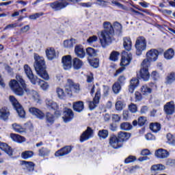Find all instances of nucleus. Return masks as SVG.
Here are the masks:
<instances>
[{
    "label": "nucleus",
    "mask_w": 175,
    "mask_h": 175,
    "mask_svg": "<svg viewBox=\"0 0 175 175\" xmlns=\"http://www.w3.org/2000/svg\"><path fill=\"white\" fill-rule=\"evenodd\" d=\"M16 80L12 79L9 83V86L14 94L18 96H23L24 91H25L27 95L29 96V98H33V100L38 103L39 100H40L39 93L33 90L28 88L23 77L16 75Z\"/></svg>",
    "instance_id": "obj_1"
},
{
    "label": "nucleus",
    "mask_w": 175,
    "mask_h": 175,
    "mask_svg": "<svg viewBox=\"0 0 175 175\" xmlns=\"http://www.w3.org/2000/svg\"><path fill=\"white\" fill-rule=\"evenodd\" d=\"M103 27L104 30L101 31L99 39L102 47L105 48L107 47L109 44H111L115 31L118 32V33H121L122 25L120 23L116 22L113 27L110 22H104Z\"/></svg>",
    "instance_id": "obj_2"
},
{
    "label": "nucleus",
    "mask_w": 175,
    "mask_h": 175,
    "mask_svg": "<svg viewBox=\"0 0 175 175\" xmlns=\"http://www.w3.org/2000/svg\"><path fill=\"white\" fill-rule=\"evenodd\" d=\"M34 59L35 62L33 66L37 75L42 79H44V80H49L50 77H49L47 71H46V62H44V58L36 54L34 55Z\"/></svg>",
    "instance_id": "obj_3"
},
{
    "label": "nucleus",
    "mask_w": 175,
    "mask_h": 175,
    "mask_svg": "<svg viewBox=\"0 0 175 175\" xmlns=\"http://www.w3.org/2000/svg\"><path fill=\"white\" fill-rule=\"evenodd\" d=\"M148 68H150V64H148L147 61H143L141 64V69L137 72L138 79H142L144 81H148V80H150V72H148Z\"/></svg>",
    "instance_id": "obj_4"
},
{
    "label": "nucleus",
    "mask_w": 175,
    "mask_h": 175,
    "mask_svg": "<svg viewBox=\"0 0 175 175\" xmlns=\"http://www.w3.org/2000/svg\"><path fill=\"white\" fill-rule=\"evenodd\" d=\"M135 49L137 50V55H142V52L147 49V40L143 36H139L135 42Z\"/></svg>",
    "instance_id": "obj_5"
},
{
    "label": "nucleus",
    "mask_w": 175,
    "mask_h": 175,
    "mask_svg": "<svg viewBox=\"0 0 175 175\" xmlns=\"http://www.w3.org/2000/svg\"><path fill=\"white\" fill-rule=\"evenodd\" d=\"M10 101L11 102L13 107L17 111L19 117H21V118H24L25 117V111L20 103H18V100H16V97L14 96H10Z\"/></svg>",
    "instance_id": "obj_6"
},
{
    "label": "nucleus",
    "mask_w": 175,
    "mask_h": 175,
    "mask_svg": "<svg viewBox=\"0 0 175 175\" xmlns=\"http://www.w3.org/2000/svg\"><path fill=\"white\" fill-rule=\"evenodd\" d=\"M80 91V85L75 83L72 79H68L66 84V92L68 96H72V92H79Z\"/></svg>",
    "instance_id": "obj_7"
},
{
    "label": "nucleus",
    "mask_w": 175,
    "mask_h": 175,
    "mask_svg": "<svg viewBox=\"0 0 175 175\" xmlns=\"http://www.w3.org/2000/svg\"><path fill=\"white\" fill-rule=\"evenodd\" d=\"M159 55V51L157 49H150L146 53V59L143 61H146L148 65H150L151 62H155L158 59Z\"/></svg>",
    "instance_id": "obj_8"
},
{
    "label": "nucleus",
    "mask_w": 175,
    "mask_h": 175,
    "mask_svg": "<svg viewBox=\"0 0 175 175\" xmlns=\"http://www.w3.org/2000/svg\"><path fill=\"white\" fill-rule=\"evenodd\" d=\"M69 3L65 2V0H59L55 2L51 3L49 6L55 11L58 12V10H62V9H65L66 6H68Z\"/></svg>",
    "instance_id": "obj_9"
},
{
    "label": "nucleus",
    "mask_w": 175,
    "mask_h": 175,
    "mask_svg": "<svg viewBox=\"0 0 175 175\" xmlns=\"http://www.w3.org/2000/svg\"><path fill=\"white\" fill-rule=\"evenodd\" d=\"M23 68L24 72L27 77L30 79L31 83L34 85L36 84V81H39V78H38V77L33 76V72H32L31 67H29L28 64H25Z\"/></svg>",
    "instance_id": "obj_10"
},
{
    "label": "nucleus",
    "mask_w": 175,
    "mask_h": 175,
    "mask_svg": "<svg viewBox=\"0 0 175 175\" xmlns=\"http://www.w3.org/2000/svg\"><path fill=\"white\" fill-rule=\"evenodd\" d=\"M100 99V89H97L94 98H93V101L88 102V106L90 110H94L95 107L98 106V103H99V100Z\"/></svg>",
    "instance_id": "obj_11"
},
{
    "label": "nucleus",
    "mask_w": 175,
    "mask_h": 175,
    "mask_svg": "<svg viewBox=\"0 0 175 175\" xmlns=\"http://www.w3.org/2000/svg\"><path fill=\"white\" fill-rule=\"evenodd\" d=\"M12 126L15 132H25V131L28 132L29 131H33V126L31 123L26 124L25 129L23 128L21 125L17 123H14Z\"/></svg>",
    "instance_id": "obj_12"
},
{
    "label": "nucleus",
    "mask_w": 175,
    "mask_h": 175,
    "mask_svg": "<svg viewBox=\"0 0 175 175\" xmlns=\"http://www.w3.org/2000/svg\"><path fill=\"white\" fill-rule=\"evenodd\" d=\"M46 105L49 109V110H55V116H61L62 114V111H58V104L57 103L53 101L52 100L46 99Z\"/></svg>",
    "instance_id": "obj_13"
},
{
    "label": "nucleus",
    "mask_w": 175,
    "mask_h": 175,
    "mask_svg": "<svg viewBox=\"0 0 175 175\" xmlns=\"http://www.w3.org/2000/svg\"><path fill=\"white\" fill-rule=\"evenodd\" d=\"M131 61H132V53L124 51L122 53V59L120 65L122 66H126L129 65V64H131Z\"/></svg>",
    "instance_id": "obj_14"
},
{
    "label": "nucleus",
    "mask_w": 175,
    "mask_h": 175,
    "mask_svg": "<svg viewBox=\"0 0 175 175\" xmlns=\"http://www.w3.org/2000/svg\"><path fill=\"white\" fill-rule=\"evenodd\" d=\"M109 144L113 148L115 149L121 148V147H122V142H121L118 137L116 135H113L110 137Z\"/></svg>",
    "instance_id": "obj_15"
},
{
    "label": "nucleus",
    "mask_w": 175,
    "mask_h": 175,
    "mask_svg": "<svg viewBox=\"0 0 175 175\" xmlns=\"http://www.w3.org/2000/svg\"><path fill=\"white\" fill-rule=\"evenodd\" d=\"M63 68L65 70H69L72 68V56L66 55L62 57Z\"/></svg>",
    "instance_id": "obj_16"
},
{
    "label": "nucleus",
    "mask_w": 175,
    "mask_h": 175,
    "mask_svg": "<svg viewBox=\"0 0 175 175\" xmlns=\"http://www.w3.org/2000/svg\"><path fill=\"white\" fill-rule=\"evenodd\" d=\"M29 111L32 116H35V117L39 118V120H43V118H44V113L36 107L29 108Z\"/></svg>",
    "instance_id": "obj_17"
},
{
    "label": "nucleus",
    "mask_w": 175,
    "mask_h": 175,
    "mask_svg": "<svg viewBox=\"0 0 175 175\" xmlns=\"http://www.w3.org/2000/svg\"><path fill=\"white\" fill-rule=\"evenodd\" d=\"M75 115L73 114V111L70 109L66 108L64 111L63 120L64 122H70L73 120Z\"/></svg>",
    "instance_id": "obj_18"
},
{
    "label": "nucleus",
    "mask_w": 175,
    "mask_h": 175,
    "mask_svg": "<svg viewBox=\"0 0 175 175\" xmlns=\"http://www.w3.org/2000/svg\"><path fill=\"white\" fill-rule=\"evenodd\" d=\"M174 102L173 101L168 102L164 105V111L168 116H172V114H174Z\"/></svg>",
    "instance_id": "obj_19"
},
{
    "label": "nucleus",
    "mask_w": 175,
    "mask_h": 175,
    "mask_svg": "<svg viewBox=\"0 0 175 175\" xmlns=\"http://www.w3.org/2000/svg\"><path fill=\"white\" fill-rule=\"evenodd\" d=\"M72 152V147L70 146H65L64 148L57 150L55 155V157H64L65 155H68L70 152Z\"/></svg>",
    "instance_id": "obj_20"
},
{
    "label": "nucleus",
    "mask_w": 175,
    "mask_h": 175,
    "mask_svg": "<svg viewBox=\"0 0 175 175\" xmlns=\"http://www.w3.org/2000/svg\"><path fill=\"white\" fill-rule=\"evenodd\" d=\"M155 156L157 158H159L160 159H165L169 157L170 153L167 150L160 148L155 151Z\"/></svg>",
    "instance_id": "obj_21"
},
{
    "label": "nucleus",
    "mask_w": 175,
    "mask_h": 175,
    "mask_svg": "<svg viewBox=\"0 0 175 175\" xmlns=\"http://www.w3.org/2000/svg\"><path fill=\"white\" fill-rule=\"evenodd\" d=\"M46 55L50 61L57 58V53L54 48H48L46 49Z\"/></svg>",
    "instance_id": "obj_22"
},
{
    "label": "nucleus",
    "mask_w": 175,
    "mask_h": 175,
    "mask_svg": "<svg viewBox=\"0 0 175 175\" xmlns=\"http://www.w3.org/2000/svg\"><path fill=\"white\" fill-rule=\"evenodd\" d=\"M0 150L5 151L10 157L13 155V150L6 143L0 142Z\"/></svg>",
    "instance_id": "obj_23"
},
{
    "label": "nucleus",
    "mask_w": 175,
    "mask_h": 175,
    "mask_svg": "<svg viewBox=\"0 0 175 175\" xmlns=\"http://www.w3.org/2000/svg\"><path fill=\"white\" fill-rule=\"evenodd\" d=\"M75 53L76 55L79 57V58H84V57H85V51H84L83 46L80 45H77L75 46Z\"/></svg>",
    "instance_id": "obj_24"
},
{
    "label": "nucleus",
    "mask_w": 175,
    "mask_h": 175,
    "mask_svg": "<svg viewBox=\"0 0 175 175\" xmlns=\"http://www.w3.org/2000/svg\"><path fill=\"white\" fill-rule=\"evenodd\" d=\"M73 109L75 111L81 113L84 110V103L83 101H77L73 103Z\"/></svg>",
    "instance_id": "obj_25"
},
{
    "label": "nucleus",
    "mask_w": 175,
    "mask_h": 175,
    "mask_svg": "<svg viewBox=\"0 0 175 175\" xmlns=\"http://www.w3.org/2000/svg\"><path fill=\"white\" fill-rule=\"evenodd\" d=\"M21 164L26 167L27 170L29 172H33L35 169V164L32 161H23Z\"/></svg>",
    "instance_id": "obj_26"
},
{
    "label": "nucleus",
    "mask_w": 175,
    "mask_h": 175,
    "mask_svg": "<svg viewBox=\"0 0 175 175\" xmlns=\"http://www.w3.org/2000/svg\"><path fill=\"white\" fill-rule=\"evenodd\" d=\"M72 64L74 69H76L77 70H79V69H81L83 65H84L83 61L80 60V59L77 57L73 59Z\"/></svg>",
    "instance_id": "obj_27"
},
{
    "label": "nucleus",
    "mask_w": 175,
    "mask_h": 175,
    "mask_svg": "<svg viewBox=\"0 0 175 175\" xmlns=\"http://www.w3.org/2000/svg\"><path fill=\"white\" fill-rule=\"evenodd\" d=\"M10 137L14 142H16V143H24V142H25V137L18 134L11 133Z\"/></svg>",
    "instance_id": "obj_28"
},
{
    "label": "nucleus",
    "mask_w": 175,
    "mask_h": 175,
    "mask_svg": "<svg viewBox=\"0 0 175 175\" xmlns=\"http://www.w3.org/2000/svg\"><path fill=\"white\" fill-rule=\"evenodd\" d=\"M92 136H94L93 132H83L80 136L81 143L85 142V140H88V139H91Z\"/></svg>",
    "instance_id": "obj_29"
},
{
    "label": "nucleus",
    "mask_w": 175,
    "mask_h": 175,
    "mask_svg": "<svg viewBox=\"0 0 175 175\" xmlns=\"http://www.w3.org/2000/svg\"><path fill=\"white\" fill-rule=\"evenodd\" d=\"M118 137L119 140L122 143L123 142H126L131 137V133L126 132H120L118 134Z\"/></svg>",
    "instance_id": "obj_30"
},
{
    "label": "nucleus",
    "mask_w": 175,
    "mask_h": 175,
    "mask_svg": "<svg viewBox=\"0 0 175 175\" xmlns=\"http://www.w3.org/2000/svg\"><path fill=\"white\" fill-rule=\"evenodd\" d=\"M123 46L127 51H131L132 50V41L131 38L126 37L124 38Z\"/></svg>",
    "instance_id": "obj_31"
},
{
    "label": "nucleus",
    "mask_w": 175,
    "mask_h": 175,
    "mask_svg": "<svg viewBox=\"0 0 175 175\" xmlns=\"http://www.w3.org/2000/svg\"><path fill=\"white\" fill-rule=\"evenodd\" d=\"M9 116H10V113L9 112V110L5 108H2L0 109V119L4 120V121H6L8 118H9Z\"/></svg>",
    "instance_id": "obj_32"
},
{
    "label": "nucleus",
    "mask_w": 175,
    "mask_h": 175,
    "mask_svg": "<svg viewBox=\"0 0 175 175\" xmlns=\"http://www.w3.org/2000/svg\"><path fill=\"white\" fill-rule=\"evenodd\" d=\"M149 128L152 132H159V131H161V124L158 122H152L150 124Z\"/></svg>",
    "instance_id": "obj_33"
},
{
    "label": "nucleus",
    "mask_w": 175,
    "mask_h": 175,
    "mask_svg": "<svg viewBox=\"0 0 175 175\" xmlns=\"http://www.w3.org/2000/svg\"><path fill=\"white\" fill-rule=\"evenodd\" d=\"M120 129L122 131H131V129H133V126L128 122H122L120 124Z\"/></svg>",
    "instance_id": "obj_34"
},
{
    "label": "nucleus",
    "mask_w": 175,
    "mask_h": 175,
    "mask_svg": "<svg viewBox=\"0 0 175 175\" xmlns=\"http://www.w3.org/2000/svg\"><path fill=\"white\" fill-rule=\"evenodd\" d=\"M76 43V40L71 38L70 40H66L64 42V46L66 49H72L73 44Z\"/></svg>",
    "instance_id": "obj_35"
},
{
    "label": "nucleus",
    "mask_w": 175,
    "mask_h": 175,
    "mask_svg": "<svg viewBox=\"0 0 175 175\" xmlns=\"http://www.w3.org/2000/svg\"><path fill=\"white\" fill-rule=\"evenodd\" d=\"M174 57V51L172 49H168L164 53V57L165 59H172Z\"/></svg>",
    "instance_id": "obj_36"
},
{
    "label": "nucleus",
    "mask_w": 175,
    "mask_h": 175,
    "mask_svg": "<svg viewBox=\"0 0 175 175\" xmlns=\"http://www.w3.org/2000/svg\"><path fill=\"white\" fill-rule=\"evenodd\" d=\"M36 84H38L44 91L49 90V83H47V82H44L43 80H40V79H39L38 81H36Z\"/></svg>",
    "instance_id": "obj_37"
},
{
    "label": "nucleus",
    "mask_w": 175,
    "mask_h": 175,
    "mask_svg": "<svg viewBox=\"0 0 175 175\" xmlns=\"http://www.w3.org/2000/svg\"><path fill=\"white\" fill-rule=\"evenodd\" d=\"M175 81V73L171 72L168 74L166 77V83L167 84H172V83H174Z\"/></svg>",
    "instance_id": "obj_38"
},
{
    "label": "nucleus",
    "mask_w": 175,
    "mask_h": 175,
    "mask_svg": "<svg viewBox=\"0 0 175 175\" xmlns=\"http://www.w3.org/2000/svg\"><path fill=\"white\" fill-rule=\"evenodd\" d=\"M56 92L59 99H65L66 98V94H65V92H64L62 89L57 88Z\"/></svg>",
    "instance_id": "obj_39"
},
{
    "label": "nucleus",
    "mask_w": 175,
    "mask_h": 175,
    "mask_svg": "<svg viewBox=\"0 0 175 175\" xmlns=\"http://www.w3.org/2000/svg\"><path fill=\"white\" fill-rule=\"evenodd\" d=\"M112 90L114 94H119L121 91V85L118 82H116L112 86Z\"/></svg>",
    "instance_id": "obj_40"
},
{
    "label": "nucleus",
    "mask_w": 175,
    "mask_h": 175,
    "mask_svg": "<svg viewBox=\"0 0 175 175\" xmlns=\"http://www.w3.org/2000/svg\"><path fill=\"white\" fill-rule=\"evenodd\" d=\"M165 169H166V167L163 164L153 165L151 167V170L154 172H157V170H165Z\"/></svg>",
    "instance_id": "obj_41"
},
{
    "label": "nucleus",
    "mask_w": 175,
    "mask_h": 175,
    "mask_svg": "<svg viewBox=\"0 0 175 175\" xmlns=\"http://www.w3.org/2000/svg\"><path fill=\"white\" fill-rule=\"evenodd\" d=\"M90 65L93 68H98L99 66V59L95 58L92 59H88Z\"/></svg>",
    "instance_id": "obj_42"
},
{
    "label": "nucleus",
    "mask_w": 175,
    "mask_h": 175,
    "mask_svg": "<svg viewBox=\"0 0 175 175\" xmlns=\"http://www.w3.org/2000/svg\"><path fill=\"white\" fill-rule=\"evenodd\" d=\"M50 154V150L46 148H42L39 150V156L40 157H47Z\"/></svg>",
    "instance_id": "obj_43"
},
{
    "label": "nucleus",
    "mask_w": 175,
    "mask_h": 175,
    "mask_svg": "<svg viewBox=\"0 0 175 175\" xmlns=\"http://www.w3.org/2000/svg\"><path fill=\"white\" fill-rule=\"evenodd\" d=\"M33 152L32 151H25L22 153L21 157L23 159H28V158H32Z\"/></svg>",
    "instance_id": "obj_44"
},
{
    "label": "nucleus",
    "mask_w": 175,
    "mask_h": 175,
    "mask_svg": "<svg viewBox=\"0 0 175 175\" xmlns=\"http://www.w3.org/2000/svg\"><path fill=\"white\" fill-rule=\"evenodd\" d=\"M86 54L90 57H95L96 55V51L94 48L88 47L86 49Z\"/></svg>",
    "instance_id": "obj_45"
},
{
    "label": "nucleus",
    "mask_w": 175,
    "mask_h": 175,
    "mask_svg": "<svg viewBox=\"0 0 175 175\" xmlns=\"http://www.w3.org/2000/svg\"><path fill=\"white\" fill-rule=\"evenodd\" d=\"M120 56V53L117 51H113L109 57V59H111V61H118V57Z\"/></svg>",
    "instance_id": "obj_46"
},
{
    "label": "nucleus",
    "mask_w": 175,
    "mask_h": 175,
    "mask_svg": "<svg viewBox=\"0 0 175 175\" xmlns=\"http://www.w3.org/2000/svg\"><path fill=\"white\" fill-rule=\"evenodd\" d=\"M141 91L144 95H147V94H151L152 90L148 88L147 85H144L142 87Z\"/></svg>",
    "instance_id": "obj_47"
},
{
    "label": "nucleus",
    "mask_w": 175,
    "mask_h": 175,
    "mask_svg": "<svg viewBox=\"0 0 175 175\" xmlns=\"http://www.w3.org/2000/svg\"><path fill=\"white\" fill-rule=\"evenodd\" d=\"M46 118L48 124H53L54 122V115L50 112L46 113Z\"/></svg>",
    "instance_id": "obj_48"
},
{
    "label": "nucleus",
    "mask_w": 175,
    "mask_h": 175,
    "mask_svg": "<svg viewBox=\"0 0 175 175\" xmlns=\"http://www.w3.org/2000/svg\"><path fill=\"white\" fill-rule=\"evenodd\" d=\"M146 122H147V118L144 116H140L138 118V125L139 126H143L146 125Z\"/></svg>",
    "instance_id": "obj_49"
},
{
    "label": "nucleus",
    "mask_w": 175,
    "mask_h": 175,
    "mask_svg": "<svg viewBox=\"0 0 175 175\" xmlns=\"http://www.w3.org/2000/svg\"><path fill=\"white\" fill-rule=\"evenodd\" d=\"M166 137L168 140L169 144H172V146H173V142H175L174 135L170 133H168L166 135Z\"/></svg>",
    "instance_id": "obj_50"
},
{
    "label": "nucleus",
    "mask_w": 175,
    "mask_h": 175,
    "mask_svg": "<svg viewBox=\"0 0 175 175\" xmlns=\"http://www.w3.org/2000/svg\"><path fill=\"white\" fill-rule=\"evenodd\" d=\"M124 103L121 100H118L116 102V109L118 111H120L122 110V109H124Z\"/></svg>",
    "instance_id": "obj_51"
},
{
    "label": "nucleus",
    "mask_w": 175,
    "mask_h": 175,
    "mask_svg": "<svg viewBox=\"0 0 175 175\" xmlns=\"http://www.w3.org/2000/svg\"><path fill=\"white\" fill-rule=\"evenodd\" d=\"M87 42L89 44H92V43H95V42H98V36H92L87 40Z\"/></svg>",
    "instance_id": "obj_52"
},
{
    "label": "nucleus",
    "mask_w": 175,
    "mask_h": 175,
    "mask_svg": "<svg viewBox=\"0 0 175 175\" xmlns=\"http://www.w3.org/2000/svg\"><path fill=\"white\" fill-rule=\"evenodd\" d=\"M130 85L133 86V87H137L139 85V79H136V78H133L131 80L130 82Z\"/></svg>",
    "instance_id": "obj_53"
},
{
    "label": "nucleus",
    "mask_w": 175,
    "mask_h": 175,
    "mask_svg": "<svg viewBox=\"0 0 175 175\" xmlns=\"http://www.w3.org/2000/svg\"><path fill=\"white\" fill-rule=\"evenodd\" d=\"M40 16H43V12L36 13L34 14L30 15L29 18H30V20H36V18H39Z\"/></svg>",
    "instance_id": "obj_54"
},
{
    "label": "nucleus",
    "mask_w": 175,
    "mask_h": 175,
    "mask_svg": "<svg viewBox=\"0 0 175 175\" xmlns=\"http://www.w3.org/2000/svg\"><path fill=\"white\" fill-rule=\"evenodd\" d=\"M135 161H136V157L129 156L124 160V162L125 163H131V162H135Z\"/></svg>",
    "instance_id": "obj_55"
},
{
    "label": "nucleus",
    "mask_w": 175,
    "mask_h": 175,
    "mask_svg": "<svg viewBox=\"0 0 175 175\" xmlns=\"http://www.w3.org/2000/svg\"><path fill=\"white\" fill-rule=\"evenodd\" d=\"M129 110H130L131 113H136V111H137V107L135 104H131L129 106Z\"/></svg>",
    "instance_id": "obj_56"
},
{
    "label": "nucleus",
    "mask_w": 175,
    "mask_h": 175,
    "mask_svg": "<svg viewBox=\"0 0 175 175\" xmlns=\"http://www.w3.org/2000/svg\"><path fill=\"white\" fill-rule=\"evenodd\" d=\"M98 137H100V139H106V137H107V136H109V133L98 132Z\"/></svg>",
    "instance_id": "obj_57"
},
{
    "label": "nucleus",
    "mask_w": 175,
    "mask_h": 175,
    "mask_svg": "<svg viewBox=\"0 0 175 175\" xmlns=\"http://www.w3.org/2000/svg\"><path fill=\"white\" fill-rule=\"evenodd\" d=\"M112 121H113V122H118L121 121V116H119L118 114L112 115Z\"/></svg>",
    "instance_id": "obj_58"
},
{
    "label": "nucleus",
    "mask_w": 175,
    "mask_h": 175,
    "mask_svg": "<svg viewBox=\"0 0 175 175\" xmlns=\"http://www.w3.org/2000/svg\"><path fill=\"white\" fill-rule=\"evenodd\" d=\"M146 140H155V135L151 133H148V135H145Z\"/></svg>",
    "instance_id": "obj_59"
},
{
    "label": "nucleus",
    "mask_w": 175,
    "mask_h": 175,
    "mask_svg": "<svg viewBox=\"0 0 175 175\" xmlns=\"http://www.w3.org/2000/svg\"><path fill=\"white\" fill-rule=\"evenodd\" d=\"M29 29H31L29 25H27L21 29V32H22L23 33H25L26 32H28Z\"/></svg>",
    "instance_id": "obj_60"
},
{
    "label": "nucleus",
    "mask_w": 175,
    "mask_h": 175,
    "mask_svg": "<svg viewBox=\"0 0 175 175\" xmlns=\"http://www.w3.org/2000/svg\"><path fill=\"white\" fill-rule=\"evenodd\" d=\"M106 3H107V1L105 0H97L96 2V5H98L99 6H106Z\"/></svg>",
    "instance_id": "obj_61"
},
{
    "label": "nucleus",
    "mask_w": 175,
    "mask_h": 175,
    "mask_svg": "<svg viewBox=\"0 0 175 175\" xmlns=\"http://www.w3.org/2000/svg\"><path fill=\"white\" fill-rule=\"evenodd\" d=\"M166 165L167 166H174V165H175V159H170L167 160Z\"/></svg>",
    "instance_id": "obj_62"
},
{
    "label": "nucleus",
    "mask_w": 175,
    "mask_h": 175,
    "mask_svg": "<svg viewBox=\"0 0 175 175\" xmlns=\"http://www.w3.org/2000/svg\"><path fill=\"white\" fill-rule=\"evenodd\" d=\"M5 70L9 73L10 75H13V68H12L9 65H5Z\"/></svg>",
    "instance_id": "obj_63"
},
{
    "label": "nucleus",
    "mask_w": 175,
    "mask_h": 175,
    "mask_svg": "<svg viewBox=\"0 0 175 175\" xmlns=\"http://www.w3.org/2000/svg\"><path fill=\"white\" fill-rule=\"evenodd\" d=\"M117 83H118L120 85L121 84H124L125 83V77L120 76L118 78Z\"/></svg>",
    "instance_id": "obj_64"
}]
</instances>
